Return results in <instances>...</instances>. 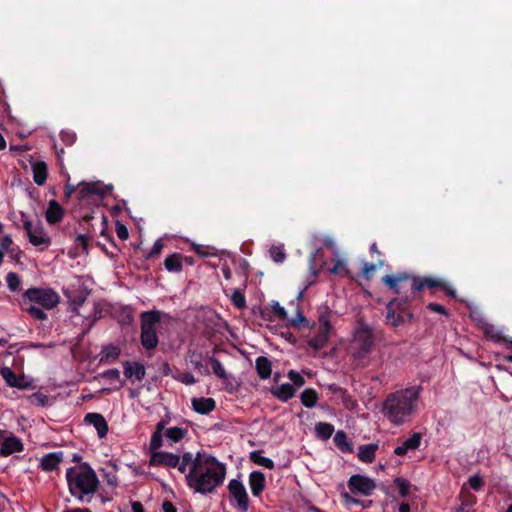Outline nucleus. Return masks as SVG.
Instances as JSON below:
<instances>
[{
    "mask_svg": "<svg viewBox=\"0 0 512 512\" xmlns=\"http://www.w3.org/2000/svg\"><path fill=\"white\" fill-rule=\"evenodd\" d=\"M226 475V467L216 457L197 452L195 462L186 474L187 486L203 495L213 493Z\"/></svg>",
    "mask_w": 512,
    "mask_h": 512,
    "instance_id": "obj_1",
    "label": "nucleus"
},
{
    "mask_svg": "<svg viewBox=\"0 0 512 512\" xmlns=\"http://www.w3.org/2000/svg\"><path fill=\"white\" fill-rule=\"evenodd\" d=\"M395 294L400 295L410 290L411 295L422 292L425 288L443 291L448 297L456 298V290L442 278L431 276H413L407 272H399L393 275H385L381 279ZM433 293V291H431Z\"/></svg>",
    "mask_w": 512,
    "mask_h": 512,
    "instance_id": "obj_2",
    "label": "nucleus"
},
{
    "mask_svg": "<svg viewBox=\"0 0 512 512\" xmlns=\"http://www.w3.org/2000/svg\"><path fill=\"white\" fill-rule=\"evenodd\" d=\"M421 386H412L387 395L383 402L382 413L394 425L407 422L414 412Z\"/></svg>",
    "mask_w": 512,
    "mask_h": 512,
    "instance_id": "obj_3",
    "label": "nucleus"
},
{
    "mask_svg": "<svg viewBox=\"0 0 512 512\" xmlns=\"http://www.w3.org/2000/svg\"><path fill=\"white\" fill-rule=\"evenodd\" d=\"M66 479L70 493L81 501H90L99 485L95 471L87 463L68 468Z\"/></svg>",
    "mask_w": 512,
    "mask_h": 512,
    "instance_id": "obj_4",
    "label": "nucleus"
},
{
    "mask_svg": "<svg viewBox=\"0 0 512 512\" xmlns=\"http://www.w3.org/2000/svg\"><path fill=\"white\" fill-rule=\"evenodd\" d=\"M77 192V199L79 201H83L88 199L90 196L95 195L98 196L100 200L104 199V197L111 192L113 189L112 185H103L100 181L96 182H85L81 181L77 186L71 184L69 182L66 183L64 189V199L67 201L71 198V196Z\"/></svg>",
    "mask_w": 512,
    "mask_h": 512,
    "instance_id": "obj_5",
    "label": "nucleus"
},
{
    "mask_svg": "<svg viewBox=\"0 0 512 512\" xmlns=\"http://www.w3.org/2000/svg\"><path fill=\"white\" fill-rule=\"evenodd\" d=\"M28 303L52 309L59 303V295L52 289L30 288L23 294V305Z\"/></svg>",
    "mask_w": 512,
    "mask_h": 512,
    "instance_id": "obj_6",
    "label": "nucleus"
},
{
    "mask_svg": "<svg viewBox=\"0 0 512 512\" xmlns=\"http://www.w3.org/2000/svg\"><path fill=\"white\" fill-rule=\"evenodd\" d=\"M355 351L354 358L363 360L369 356L375 346V339L371 328L366 324H361L356 330L354 339Z\"/></svg>",
    "mask_w": 512,
    "mask_h": 512,
    "instance_id": "obj_7",
    "label": "nucleus"
},
{
    "mask_svg": "<svg viewBox=\"0 0 512 512\" xmlns=\"http://www.w3.org/2000/svg\"><path fill=\"white\" fill-rule=\"evenodd\" d=\"M228 491L231 503H234L240 512H248L250 500L244 484L240 480L231 479Z\"/></svg>",
    "mask_w": 512,
    "mask_h": 512,
    "instance_id": "obj_8",
    "label": "nucleus"
},
{
    "mask_svg": "<svg viewBox=\"0 0 512 512\" xmlns=\"http://www.w3.org/2000/svg\"><path fill=\"white\" fill-rule=\"evenodd\" d=\"M348 487L352 493H360L364 496H370L376 488L373 479L360 474L352 475L348 480Z\"/></svg>",
    "mask_w": 512,
    "mask_h": 512,
    "instance_id": "obj_9",
    "label": "nucleus"
},
{
    "mask_svg": "<svg viewBox=\"0 0 512 512\" xmlns=\"http://www.w3.org/2000/svg\"><path fill=\"white\" fill-rule=\"evenodd\" d=\"M180 456L172 452L158 451L150 454L149 466L174 468L178 465Z\"/></svg>",
    "mask_w": 512,
    "mask_h": 512,
    "instance_id": "obj_10",
    "label": "nucleus"
},
{
    "mask_svg": "<svg viewBox=\"0 0 512 512\" xmlns=\"http://www.w3.org/2000/svg\"><path fill=\"white\" fill-rule=\"evenodd\" d=\"M84 422L93 425L96 429L98 436L103 438L107 435L109 427L105 417L100 413H87L84 417Z\"/></svg>",
    "mask_w": 512,
    "mask_h": 512,
    "instance_id": "obj_11",
    "label": "nucleus"
},
{
    "mask_svg": "<svg viewBox=\"0 0 512 512\" xmlns=\"http://www.w3.org/2000/svg\"><path fill=\"white\" fill-rule=\"evenodd\" d=\"M64 215V208L56 200H50L48 202V207L45 212V218L49 225H55L60 223L63 220Z\"/></svg>",
    "mask_w": 512,
    "mask_h": 512,
    "instance_id": "obj_12",
    "label": "nucleus"
},
{
    "mask_svg": "<svg viewBox=\"0 0 512 512\" xmlns=\"http://www.w3.org/2000/svg\"><path fill=\"white\" fill-rule=\"evenodd\" d=\"M249 487L254 497H259L266 488V478L260 471H252L248 479Z\"/></svg>",
    "mask_w": 512,
    "mask_h": 512,
    "instance_id": "obj_13",
    "label": "nucleus"
},
{
    "mask_svg": "<svg viewBox=\"0 0 512 512\" xmlns=\"http://www.w3.org/2000/svg\"><path fill=\"white\" fill-rule=\"evenodd\" d=\"M28 240L33 246L40 248L41 251L47 249L51 244V239L42 225L35 228Z\"/></svg>",
    "mask_w": 512,
    "mask_h": 512,
    "instance_id": "obj_14",
    "label": "nucleus"
},
{
    "mask_svg": "<svg viewBox=\"0 0 512 512\" xmlns=\"http://www.w3.org/2000/svg\"><path fill=\"white\" fill-rule=\"evenodd\" d=\"M63 460V452H52L44 455L40 460V467L45 472H52L58 468Z\"/></svg>",
    "mask_w": 512,
    "mask_h": 512,
    "instance_id": "obj_15",
    "label": "nucleus"
},
{
    "mask_svg": "<svg viewBox=\"0 0 512 512\" xmlns=\"http://www.w3.org/2000/svg\"><path fill=\"white\" fill-rule=\"evenodd\" d=\"M386 321L393 327H399L409 322L404 311L395 307L390 308L389 304L386 305Z\"/></svg>",
    "mask_w": 512,
    "mask_h": 512,
    "instance_id": "obj_16",
    "label": "nucleus"
},
{
    "mask_svg": "<svg viewBox=\"0 0 512 512\" xmlns=\"http://www.w3.org/2000/svg\"><path fill=\"white\" fill-rule=\"evenodd\" d=\"M124 367V375L126 378L131 379L135 377L137 381H142L145 377L146 370L143 364L139 362H129L126 361L123 363Z\"/></svg>",
    "mask_w": 512,
    "mask_h": 512,
    "instance_id": "obj_17",
    "label": "nucleus"
},
{
    "mask_svg": "<svg viewBox=\"0 0 512 512\" xmlns=\"http://www.w3.org/2000/svg\"><path fill=\"white\" fill-rule=\"evenodd\" d=\"M23 451V444L15 436H10L3 439L1 447H0V455L9 456L15 452Z\"/></svg>",
    "mask_w": 512,
    "mask_h": 512,
    "instance_id": "obj_18",
    "label": "nucleus"
},
{
    "mask_svg": "<svg viewBox=\"0 0 512 512\" xmlns=\"http://www.w3.org/2000/svg\"><path fill=\"white\" fill-rule=\"evenodd\" d=\"M413 296L411 295H403L401 296V294L399 295V297L397 298H393L391 301H389V305H390V308L391 307H395V308H398L400 309L401 311H404L405 312V315L407 316V320L408 321H412L413 318H414V314L413 312L409 309V305L411 303V301L413 300Z\"/></svg>",
    "mask_w": 512,
    "mask_h": 512,
    "instance_id": "obj_19",
    "label": "nucleus"
},
{
    "mask_svg": "<svg viewBox=\"0 0 512 512\" xmlns=\"http://www.w3.org/2000/svg\"><path fill=\"white\" fill-rule=\"evenodd\" d=\"M421 434L413 433L408 439H406L402 445L397 446L394 449V453L397 456H404L409 450L418 449L421 443Z\"/></svg>",
    "mask_w": 512,
    "mask_h": 512,
    "instance_id": "obj_20",
    "label": "nucleus"
},
{
    "mask_svg": "<svg viewBox=\"0 0 512 512\" xmlns=\"http://www.w3.org/2000/svg\"><path fill=\"white\" fill-rule=\"evenodd\" d=\"M192 407L195 412L206 415L212 412L216 407V402L210 397H200L192 399Z\"/></svg>",
    "mask_w": 512,
    "mask_h": 512,
    "instance_id": "obj_21",
    "label": "nucleus"
},
{
    "mask_svg": "<svg viewBox=\"0 0 512 512\" xmlns=\"http://www.w3.org/2000/svg\"><path fill=\"white\" fill-rule=\"evenodd\" d=\"M140 341L146 350L155 349L159 343L156 328H141Z\"/></svg>",
    "mask_w": 512,
    "mask_h": 512,
    "instance_id": "obj_22",
    "label": "nucleus"
},
{
    "mask_svg": "<svg viewBox=\"0 0 512 512\" xmlns=\"http://www.w3.org/2000/svg\"><path fill=\"white\" fill-rule=\"evenodd\" d=\"M379 446L377 443H370L365 445H360L358 447V459L363 463H373L376 458V451Z\"/></svg>",
    "mask_w": 512,
    "mask_h": 512,
    "instance_id": "obj_23",
    "label": "nucleus"
},
{
    "mask_svg": "<svg viewBox=\"0 0 512 512\" xmlns=\"http://www.w3.org/2000/svg\"><path fill=\"white\" fill-rule=\"evenodd\" d=\"M295 387L290 383H285L271 389V393L280 401L287 402L294 397Z\"/></svg>",
    "mask_w": 512,
    "mask_h": 512,
    "instance_id": "obj_24",
    "label": "nucleus"
},
{
    "mask_svg": "<svg viewBox=\"0 0 512 512\" xmlns=\"http://www.w3.org/2000/svg\"><path fill=\"white\" fill-rule=\"evenodd\" d=\"M255 369L260 379L270 378L272 373V363L266 356H259L255 360Z\"/></svg>",
    "mask_w": 512,
    "mask_h": 512,
    "instance_id": "obj_25",
    "label": "nucleus"
},
{
    "mask_svg": "<svg viewBox=\"0 0 512 512\" xmlns=\"http://www.w3.org/2000/svg\"><path fill=\"white\" fill-rule=\"evenodd\" d=\"M0 375L5 380L6 384L10 387L18 388V389H28L30 388V384H20L17 380V375L14 371L7 366H4L0 369Z\"/></svg>",
    "mask_w": 512,
    "mask_h": 512,
    "instance_id": "obj_26",
    "label": "nucleus"
},
{
    "mask_svg": "<svg viewBox=\"0 0 512 512\" xmlns=\"http://www.w3.org/2000/svg\"><path fill=\"white\" fill-rule=\"evenodd\" d=\"M330 334L331 331H324L318 328L317 333L308 340L309 347L315 351L323 349L330 338Z\"/></svg>",
    "mask_w": 512,
    "mask_h": 512,
    "instance_id": "obj_27",
    "label": "nucleus"
},
{
    "mask_svg": "<svg viewBox=\"0 0 512 512\" xmlns=\"http://www.w3.org/2000/svg\"><path fill=\"white\" fill-rule=\"evenodd\" d=\"M33 180L38 186H42L48 176V167L44 161H37L32 165Z\"/></svg>",
    "mask_w": 512,
    "mask_h": 512,
    "instance_id": "obj_28",
    "label": "nucleus"
},
{
    "mask_svg": "<svg viewBox=\"0 0 512 512\" xmlns=\"http://www.w3.org/2000/svg\"><path fill=\"white\" fill-rule=\"evenodd\" d=\"M334 443L342 453H352L353 444L349 441L347 434L343 430H338L334 436Z\"/></svg>",
    "mask_w": 512,
    "mask_h": 512,
    "instance_id": "obj_29",
    "label": "nucleus"
},
{
    "mask_svg": "<svg viewBox=\"0 0 512 512\" xmlns=\"http://www.w3.org/2000/svg\"><path fill=\"white\" fill-rule=\"evenodd\" d=\"M333 312L330 310L328 306H323L318 309V325L319 329L324 331H331V317Z\"/></svg>",
    "mask_w": 512,
    "mask_h": 512,
    "instance_id": "obj_30",
    "label": "nucleus"
},
{
    "mask_svg": "<svg viewBox=\"0 0 512 512\" xmlns=\"http://www.w3.org/2000/svg\"><path fill=\"white\" fill-rule=\"evenodd\" d=\"M161 320L158 310L145 311L141 314V328H155Z\"/></svg>",
    "mask_w": 512,
    "mask_h": 512,
    "instance_id": "obj_31",
    "label": "nucleus"
},
{
    "mask_svg": "<svg viewBox=\"0 0 512 512\" xmlns=\"http://www.w3.org/2000/svg\"><path fill=\"white\" fill-rule=\"evenodd\" d=\"M165 269L172 273H179L182 271V255L179 253H173L166 257L164 260Z\"/></svg>",
    "mask_w": 512,
    "mask_h": 512,
    "instance_id": "obj_32",
    "label": "nucleus"
},
{
    "mask_svg": "<svg viewBox=\"0 0 512 512\" xmlns=\"http://www.w3.org/2000/svg\"><path fill=\"white\" fill-rule=\"evenodd\" d=\"M334 425L327 422H318L315 425L316 437L321 440H328L334 433Z\"/></svg>",
    "mask_w": 512,
    "mask_h": 512,
    "instance_id": "obj_33",
    "label": "nucleus"
},
{
    "mask_svg": "<svg viewBox=\"0 0 512 512\" xmlns=\"http://www.w3.org/2000/svg\"><path fill=\"white\" fill-rule=\"evenodd\" d=\"M207 361L211 365L213 373L224 382L228 381V378L230 377L228 373L226 372L225 368L221 364V362L213 357V356H207Z\"/></svg>",
    "mask_w": 512,
    "mask_h": 512,
    "instance_id": "obj_34",
    "label": "nucleus"
},
{
    "mask_svg": "<svg viewBox=\"0 0 512 512\" xmlns=\"http://www.w3.org/2000/svg\"><path fill=\"white\" fill-rule=\"evenodd\" d=\"M120 353L121 351L119 347L110 344L103 348L100 362L111 363L119 357Z\"/></svg>",
    "mask_w": 512,
    "mask_h": 512,
    "instance_id": "obj_35",
    "label": "nucleus"
},
{
    "mask_svg": "<svg viewBox=\"0 0 512 512\" xmlns=\"http://www.w3.org/2000/svg\"><path fill=\"white\" fill-rule=\"evenodd\" d=\"M300 400L303 406L312 408L317 403L318 393L312 388H307L301 393Z\"/></svg>",
    "mask_w": 512,
    "mask_h": 512,
    "instance_id": "obj_36",
    "label": "nucleus"
},
{
    "mask_svg": "<svg viewBox=\"0 0 512 512\" xmlns=\"http://www.w3.org/2000/svg\"><path fill=\"white\" fill-rule=\"evenodd\" d=\"M250 460L256 465L262 466L267 469H274L275 465L272 459L268 457H264L261 455V452L256 450L252 451L249 456Z\"/></svg>",
    "mask_w": 512,
    "mask_h": 512,
    "instance_id": "obj_37",
    "label": "nucleus"
},
{
    "mask_svg": "<svg viewBox=\"0 0 512 512\" xmlns=\"http://www.w3.org/2000/svg\"><path fill=\"white\" fill-rule=\"evenodd\" d=\"M194 462H195V456L191 452H184L180 456V460H178V465H176L175 468H177V470L181 474H184L186 476V474L188 473L187 467L188 466L192 467Z\"/></svg>",
    "mask_w": 512,
    "mask_h": 512,
    "instance_id": "obj_38",
    "label": "nucleus"
},
{
    "mask_svg": "<svg viewBox=\"0 0 512 512\" xmlns=\"http://www.w3.org/2000/svg\"><path fill=\"white\" fill-rule=\"evenodd\" d=\"M188 430L181 427H171L165 430V436L171 441V443H177L181 441L187 434Z\"/></svg>",
    "mask_w": 512,
    "mask_h": 512,
    "instance_id": "obj_39",
    "label": "nucleus"
},
{
    "mask_svg": "<svg viewBox=\"0 0 512 512\" xmlns=\"http://www.w3.org/2000/svg\"><path fill=\"white\" fill-rule=\"evenodd\" d=\"M394 485L399 489V494L401 497L405 498L410 494L411 483L402 477H396L394 479Z\"/></svg>",
    "mask_w": 512,
    "mask_h": 512,
    "instance_id": "obj_40",
    "label": "nucleus"
},
{
    "mask_svg": "<svg viewBox=\"0 0 512 512\" xmlns=\"http://www.w3.org/2000/svg\"><path fill=\"white\" fill-rule=\"evenodd\" d=\"M342 498H343V501L346 505H360L362 506L363 508H369L373 501L372 500H360V499H356L354 497H352L350 494L348 493H343L342 494Z\"/></svg>",
    "mask_w": 512,
    "mask_h": 512,
    "instance_id": "obj_41",
    "label": "nucleus"
},
{
    "mask_svg": "<svg viewBox=\"0 0 512 512\" xmlns=\"http://www.w3.org/2000/svg\"><path fill=\"white\" fill-rule=\"evenodd\" d=\"M29 402L32 404V405H36V406H41V407H45L49 404V398L47 395H45L44 393L42 392H35L33 394H31L29 397Z\"/></svg>",
    "mask_w": 512,
    "mask_h": 512,
    "instance_id": "obj_42",
    "label": "nucleus"
},
{
    "mask_svg": "<svg viewBox=\"0 0 512 512\" xmlns=\"http://www.w3.org/2000/svg\"><path fill=\"white\" fill-rule=\"evenodd\" d=\"M24 309L35 319L37 320H46L47 314L39 307L34 304L28 303V305H23Z\"/></svg>",
    "mask_w": 512,
    "mask_h": 512,
    "instance_id": "obj_43",
    "label": "nucleus"
},
{
    "mask_svg": "<svg viewBox=\"0 0 512 512\" xmlns=\"http://www.w3.org/2000/svg\"><path fill=\"white\" fill-rule=\"evenodd\" d=\"M163 446V434L158 432H153L150 438L149 450L150 454L153 452H158L159 449Z\"/></svg>",
    "mask_w": 512,
    "mask_h": 512,
    "instance_id": "obj_44",
    "label": "nucleus"
},
{
    "mask_svg": "<svg viewBox=\"0 0 512 512\" xmlns=\"http://www.w3.org/2000/svg\"><path fill=\"white\" fill-rule=\"evenodd\" d=\"M231 302L238 309H243L246 307L245 296L239 289H235L233 291L231 295Z\"/></svg>",
    "mask_w": 512,
    "mask_h": 512,
    "instance_id": "obj_45",
    "label": "nucleus"
},
{
    "mask_svg": "<svg viewBox=\"0 0 512 512\" xmlns=\"http://www.w3.org/2000/svg\"><path fill=\"white\" fill-rule=\"evenodd\" d=\"M329 272L332 274H342L344 276H349V269L347 268V264L345 260L338 259L333 267L329 269Z\"/></svg>",
    "mask_w": 512,
    "mask_h": 512,
    "instance_id": "obj_46",
    "label": "nucleus"
},
{
    "mask_svg": "<svg viewBox=\"0 0 512 512\" xmlns=\"http://www.w3.org/2000/svg\"><path fill=\"white\" fill-rule=\"evenodd\" d=\"M6 282L8 285V288L11 291H17L20 287L21 280L17 273L15 272H9L6 276Z\"/></svg>",
    "mask_w": 512,
    "mask_h": 512,
    "instance_id": "obj_47",
    "label": "nucleus"
},
{
    "mask_svg": "<svg viewBox=\"0 0 512 512\" xmlns=\"http://www.w3.org/2000/svg\"><path fill=\"white\" fill-rule=\"evenodd\" d=\"M269 253L272 260L276 263H282L285 260L286 254L282 247L272 246Z\"/></svg>",
    "mask_w": 512,
    "mask_h": 512,
    "instance_id": "obj_48",
    "label": "nucleus"
},
{
    "mask_svg": "<svg viewBox=\"0 0 512 512\" xmlns=\"http://www.w3.org/2000/svg\"><path fill=\"white\" fill-rule=\"evenodd\" d=\"M60 138L65 145L72 146L75 143L77 136L74 131L67 129V130H62L60 132Z\"/></svg>",
    "mask_w": 512,
    "mask_h": 512,
    "instance_id": "obj_49",
    "label": "nucleus"
},
{
    "mask_svg": "<svg viewBox=\"0 0 512 512\" xmlns=\"http://www.w3.org/2000/svg\"><path fill=\"white\" fill-rule=\"evenodd\" d=\"M376 269H377V265L376 264L364 262L363 265H362L360 274H361V276L364 279L370 280L372 278L373 273L375 272Z\"/></svg>",
    "mask_w": 512,
    "mask_h": 512,
    "instance_id": "obj_50",
    "label": "nucleus"
},
{
    "mask_svg": "<svg viewBox=\"0 0 512 512\" xmlns=\"http://www.w3.org/2000/svg\"><path fill=\"white\" fill-rule=\"evenodd\" d=\"M290 325L294 328H301V327H308L309 321L308 319L303 315L302 312H298L296 317L290 320Z\"/></svg>",
    "mask_w": 512,
    "mask_h": 512,
    "instance_id": "obj_51",
    "label": "nucleus"
},
{
    "mask_svg": "<svg viewBox=\"0 0 512 512\" xmlns=\"http://www.w3.org/2000/svg\"><path fill=\"white\" fill-rule=\"evenodd\" d=\"M173 378L177 381L185 384V385H193L196 383V379L192 373H179L178 375H173Z\"/></svg>",
    "mask_w": 512,
    "mask_h": 512,
    "instance_id": "obj_52",
    "label": "nucleus"
},
{
    "mask_svg": "<svg viewBox=\"0 0 512 512\" xmlns=\"http://www.w3.org/2000/svg\"><path fill=\"white\" fill-rule=\"evenodd\" d=\"M287 376L293 382V386L302 387L305 384L304 377L295 370H290Z\"/></svg>",
    "mask_w": 512,
    "mask_h": 512,
    "instance_id": "obj_53",
    "label": "nucleus"
},
{
    "mask_svg": "<svg viewBox=\"0 0 512 512\" xmlns=\"http://www.w3.org/2000/svg\"><path fill=\"white\" fill-rule=\"evenodd\" d=\"M271 309L274 313V315L280 319V320H285L287 318V312L286 310L284 309V307H282L279 302L277 301H272L271 303Z\"/></svg>",
    "mask_w": 512,
    "mask_h": 512,
    "instance_id": "obj_54",
    "label": "nucleus"
},
{
    "mask_svg": "<svg viewBox=\"0 0 512 512\" xmlns=\"http://www.w3.org/2000/svg\"><path fill=\"white\" fill-rule=\"evenodd\" d=\"M323 258V250L321 248H318L314 253L313 255L310 257V269L312 270V273L314 276H317L318 275V272L319 270L317 269H314V264L316 263V261H318V259L322 260Z\"/></svg>",
    "mask_w": 512,
    "mask_h": 512,
    "instance_id": "obj_55",
    "label": "nucleus"
},
{
    "mask_svg": "<svg viewBox=\"0 0 512 512\" xmlns=\"http://www.w3.org/2000/svg\"><path fill=\"white\" fill-rule=\"evenodd\" d=\"M426 307H427L428 310H430L432 312L439 313V314L444 315L446 317L450 316L449 311L443 305H441V304L431 302Z\"/></svg>",
    "mask_w": 512,
    "mask_h": 512,
    "instance_id": "obj_56",
    "label": "nucleus"
},
{
    "mask_svg": "<svg viewBox=\"0 0 512 512\" xmlns=\"http://www.w3.org/2000/svg\"><path fill=\"white\" fill-rule=\"evenodd\" d=\"M163 247H164V243L162 242V240L161 239L156 240L154 245H153V247H152V249L146 255V258L149 259V258L157 257L161 253Z\"/></svg>",
    "mask_w": 512,
    "mask_h": 512,
    "instance_id": "obj_57",
    "label": "nucleus"
},
{
    "mask_svg": "<svg viewBox=\"0 0 512 512\" xmlns=\"http://www.w3.org/2000/svg\"><path fill=\"white\" fill-rule=\"evenodd\" d=\"M13 246V240L11 238L10 235H5L2 240H1V243H0V247H1V250L2 252L5 251V252H13L14 249L12 248Z\"/></svg>",
    "mask_w": 512,
    "mask_h": 512,
    "instance_id": "obj_58",
    "label": "nucleus"
},
{
    "mask_svg": "<svg viewBox=\"0 0 512 512\" xmlns=\"http://www.w3.org/2000/svg\"><path fill=\"white\" fill-rule=\"evenodd\" d=\"M468 483H469V486L475 491L480 490L484 485L483 479L477 475L470 477L468 479Z\"/></svg>",
    "mask_w": 512,
    "mask_h": 512,
    "instance_id": "obj_59",
    "label": "nucleus"
},
{
    "mask_svg": "<svg viewBox=\"0 0 512 512\" xmlns=\"http://www.w3.org/2000/svg\"><path fill=\"white\" fill-rule=\"evenodd\" d=\"M116 233L119 239L126 240L129 237V232L127 227L121 222H116Z\"/></svg>",
    "mask_w": 512,
    "mask_h": 512,
    "instance_id": "obj_60",
    "label": "nucleus"
},
{
    "mask_svg": "<svg viewBox=\"0 0 512 512\" xmlns=\"http://www.w3.org/2000/svg\"><path fill=\"white\" fill-rule=\"evenodd\" d=\"M102 377L109 380H119L120 371L116 368L105 370L102 374Z\"/></svg>",
    "mask_w": 512,
    "mask_h": 512,
    "instance_id": "obj_61",
    "label": "nucleus"
},
{
    "mask_svg": "<svg viewBox=\"0 0 512 512\" xmlns=\"http://www.w3.org/2000/svg\"><path fill=\"white\" fill-rule=\"evenodd\" d=\"M75 242L77 243V245L82 247V249L85 253H88L89 244H88V238L85 234H78L76 236Z\"/></svg>",
    "mask_w": 512,
    "mask_h": 512,
    "instance_id": "obj_62",
    "label": "nucleus"
},
{
    "mask_svg": "<svg viewBox=\"0 0 512 512\" xmlns=\"http://www.w3.org/2000/svg\"><path fill=\"white\" fill-rule=\"evenodd\" d=\"M491 338L496 342H505L512 345V339H508L505 336H502L500 332H496L495 334L491 335Z\"/></svg>",
    "mask_w": 512,
    "mask_h": 512,
    "instance_id": "obj_63",
    "label": "nucleus"
},
{
    "mask_svg": "<svg viewBox=\"0 0 512 512\" xmlns=\"http://www.w3.org/2000/svg\"><path fill=\"white\" fill-rule=\"evenodd\" d=\"M163 512H177L176 507L171 501L165 500L162 503Z\"/></svg>",
    "mask_w": 512,
    "mask_h": 512,
    "instance_id": "obj_64",
    "label": "nucleus"
}]
</instances>
